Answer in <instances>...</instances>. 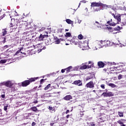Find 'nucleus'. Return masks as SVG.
Returning a JSON list of instances; mask_svg holds the SVG:
<instances>
[{"label": "nucleus", "mask_w": 126, "mask_h": 126, "mask_svg": "<svg viewBox=\"0 0 126 126\" xmlns=\"http://www.w3.org/2000/svg\"><path fill=\"white\" fill-rule=\"evenodd\" d=\"M39 78L38 77H34V78H31L29 79L28 80H26L24 81L21 83V86L22 87H27L28 85H30L31 83H32V82H34V81H36L37 79Z\"/></svg>", "instance_id": "nucleus-1"}, {"label": "nucleus", "mask_w": 126, "mask_h": 126, "mask_svg": "<svg viewBox=\"0 0 126 126\" xmlns=\"http://www.w3.org/2000/svg\"><path fill=\"white\" fill-rule=\"evenodd\" d=\"M91 7H102L103 8H106V7H108V6L107 5L103 4V3H101L100 2H93L91 3Z\"/></svg>", "instance_id": "nucleus-2"}, {"label": "nucleus", "mask_w": 126, "mask_h": 126, "mask_svg": "<svg viewBox=\"0 0 126 126\" xmlns=\"http://www.w3.org/2000/svg\"><path fill=\"white\" fill-rule=\"evenodd\" d=\"M49 35L48 34H40L39 36L36 37V40L38 41H44L45 38H48Z\"/></svg>", "instance_id": "nucleus-3"}, {"label": "nucleus", "mask_w": 126, "mask_h": 126, "mask_svg": "<svg viewBox=\"0 0 126 126\" xmlns=\"http://www.w3.org/2000/svg\"><path fill=\"white\" fill-rule=\"evenodd\" d=\"M0 85H5V86H6V87H9L10 88H11L12 85H13V84H12V83H11V82L10 81H7L5 83L0 84Z\"/></svg>", "instance_id": "nucleus-4"}, {"label": "nucleus", "mask_w": 126, "mask_h": 126, "mask_svg": "<svg viewBox=\"0 0 126 126\" xmlns=\"http://www.w3.org/2000/svg\"><path fill=\"white\" fill-rule=\"evenodd\" d=\"M102 95H103V97H113V96H114V94L111 92H108L107 93L103 92Z\"/></svg>", "instance_id": "nucleus-5"}, {"label": "nucleus", "mask_w": 126, "mask_h": 126, "mask_svg": "<svg viewBox=\"0 0 126 126\" xmlns=\"http://www.w3.org/2000/svg\"><path fill=\"white\" fill-rule=\"evenodd\" d=\"M71 44L73 45H77L78 43V39L76 38V36H73L71 40H70Z\"/></svg>", "instance_id": "nucleus-6"}, {"label": "nucleus", "mask_w": 126, "mask_h": 126, "mask_svg": "<svg viewBox=\"0 0 126 126\" xmlns=\"http://www.w3.org/2000/svg\"><path fill=\"white\" fill-rule=\"evenodd\" d=\"M73 84L77 85V86H82V85H83V84H82V81L80 80L74 81L73 82Z\"/></svg>", "instance_id": "nucleus-7"}, {"label": "nucleus", "mask_w": 126, "mask_h": 126, "mask_svg": "<svg viewBox=\"0 0 126 126\" xmlns=\"http://www.w3.org/2000/svg\"><path fill=\"white\" fill-rule=\"evenodd\" d=\"M86 87L87 88H94V83H93V81H90L86 84Z\"/></svg>", "instance_id": "nucleus-8"}, {"label": "nucleus", "mask_w": 126, "mask_h": 126, "mask_svg": "<svg viewBox=\"0 0 126 126\" xmlns=\"http://www.w3.org/2000/svg\"><path fill=\"white\" fill-rule=\"evenodd\" d=\"M37 51L40 53V52H42L43 50H46V47L42 46V44H38L37 45Z\"/></svg>", "instance_id": "nucleus-9"}, {"label": "nucleus", "mask_w": 126, "mask_h": 126, "mask_svg": "<svg viewBox=\"0 0 126 126\" xmlns=\"http://www.w3.org/2000/svg\"><path fill=\"white\" fill-rule=\"evenodd\" d=\"M123 15H126V14L125 13V14H121V15H117L114 18L115 19H117V21H118V23L117 24H119V22H120L121 23V21L122 20V19H121V16H123Z\"/></svg>", "instance_id": "nucleus-10"}, {"label": "nucleus", "mask_w": 126, "mask_h": 126, "mask_svg": "<svg viewBox=\"0 0 126 126\" xmlns=\"http://www.w3.org/2000/svg\"><path fill=\"white\" fill-rule=\"evenodd\" d=\"M92 64L90 65H83L80 67V69H86V68H91Z\"/></svg>", "instance_id": "nucleus-11"}, {"label": "nucleus", "mask_w": 126, "mask_h": 126, "mask_svg": "<svg viewBox=\"0 0 126 126\" xmlns=\"http://www.w3.org/2000/svg\"><path fill=\"white\" fill-rule=\"evenodd\" d=\"M107 24H109V26H116L117 25V24L113 22V20L112 19L107 22Z\"/></svg>", "instance_id": "nucleus-12"}, {"label": "nucleus", "mask_w": 126, "mask_h": 126, "mask_svg": "<svg viewBox=\"0 0 126 126\" xmlns=\"http://www.w3.org/2000/svg\"><path fill=\"white\" fill-rule=\"evenodd\" d=\"M72 99V96L71 95H67L65 97H63V99L65 100V101H69V100H71Z\"/></svg>", "instance_id": "nucleus-13"}, {"label": "nucleus", "mask_w": 126, "mask_h": 126, "mask_svg": "<svg viewBox=\"0 0 126 126\" xmlns=\"http://www.w3.org/2000/svg\"><path fill=\"white\" fill-rule=\"evenodd\" d=\"M97 65H98V67L101 68L105 66V63H103L102 61H99L97 63Z\"/></svg>", "instance_id": "nucleus-14"}, {"label": "nucleus", "mask_w": 126, "mask_h": 126, "mask_svg": "<svg viewBox=\"0 0 126 126\" xmlns=\"http://www.w3.org/2000/svg\"><path fill=\"white\" fill-rule=\"evenodd\" d=\"M36 28H37V26H34L33 27H29L27 29H28V30H30L31 32H34V31L36 30Z\"/></svg>", "instance_id": "nucleus-15"}, {"label": "nucleus", "mask_w": 126, "mask_h": 126, "mask_svg": "<svg viewBox=\"0 0 126 126\" xmlns=\"http://www.w3.org/2000/svg\"><path fill=\"white\" fill-rule=\"evenodd\" d=\"M6 30H7V29H2V36H5L7 34V31Z\"/></svg>", "instance_id": "nucleus-16"}, {"label": "nucleus", "mask_w": 126, "mask_h": 126, "mask_svg": "<svg viewBox=\"0 0 126 126\" xmlns=\"http://www.w3.org/2000/svg\"><path fill=\"white\" fill-rule=\"evenodd\" d=\"M100 43H101V45H102V46H103L104 47H107L106 40H104V41L101 40Z\"/></svg>", "instance_id": "nucleus-17"}, {"label": "nucleus", "mask_w": 126, "mask_h": 126, "mask_svg": "<svg viewBox=\"0 0 126 126\" xmlns=\"http://www.w3.org/2000/svg\"><path fill=\"white\" fill-rule=\"evenodd\" d=\"M65 70H66L67 72H69L72 70V66H70L67 68H65Z\"/></svg>", "instance_id": "nucleus-18"}, {"label": "nucleus", "mask_w": 126, "mask_h": 126, "mask_svg": "<svg viewBox=\"0 0 126 126\" xmlns=\"http://www.w3.org/2000/svg\"><path fill=\"white\" fill-rule=\"evenodd\" d=\"M31 110L32 111V112H37L38 111V109L37 108V107L33 106L31 108Z\"/></svg>", "instance_id": "nucleus-19"}, {"label": "nucleus", "mask_w": 126, "mask_h": 126, "mask_svg": "<svg viewBox=\"0 0 126 126\" xmlns=\"http://www.w3.org/2000/svg\"><path fill=\"white\" fill-rule=\"evenodd\" d=\"M22 50H23V47H21L18 51H17L16 53V55H18L19 53H21V54H24V53L22 52Z\"/></svg>", "instance_id": "nucleus-20"}, {"label": "nucleus", "mask_w": 126, "mask_h": 126, "mask_svg": "<svg viewBox=\"0 0 126 126\" xmlns=\"http://www.w3.org/2000/svg\"><path fill=\"white\" fill-rule=\"evenodd\" d=\"M45 44L47 46L50 45L51 44V39H46Z\"/></svg>", "instance_id": "nucleus-21"}, {"label": "nucleus", "mask_w": 126, "mask_h": 126, "mask_svg": "<svg viewBox=\"0 0 126 126\" xmlns=\"http://www.w3.org/2000/svg\"><path fill=\"white\" fill-rule=\"evenodd\" d=\"M117 123L121 125V126H126L125 124H124V123L122 122L121 120H118L117 121Z\"/></svg>", "instance_id": "nucleus-22"}, {"label": "nucleus", "mask_w": 126, "mask_h": 126, "mask_svg": "<svg viewBox=\"0 0 126 126\" xmlns=\"http://www.w3.org/2000/svg\"><path fill=\"white\" fill-rule=\"evenodd\" d=\"M114 31H120L121 30V27L118 26L114 28Z\"/></svg>", "instance_id": "nucleus-23"}, {"label": "nucleus", "mask_w": 126, "mask_h": 126, "mask_svg": "<svg viewBox=\"0 0 126 126\" xmlns=\"http://www.w3.org/2000/svg\"><path fill=\"white\" fill-rule=\"evenodd\" d=\"M57 40L55 41V44H59L61 43V41L60 40V38H58V37H56Z\"/></svg>", "instance_id": "nucleus-24"}, {"label": "nucleus", "mask_w": 126, "mask_h": 126, "mask_svg": "<svg viewBox=\"0 0 126 126\" xmlns=\"http://www.w3.org/2000/svg\"><path fill=\"white\" fill-rule=\"evenodd\" d=\"M109 86L112 87V88H115V87H116L117 86L113 83H110L109 84Z\"/></svg>", "instance_id": "nucleus-25"}, {"label": "nucleus", "mask_w": 126, "mask_h": 126, "mask_svg": "<svg viewBox=\"0 0 126 126\" xmlns=\"http://www.w3.org/2000/svg\"><path fill=\"white\" fill-rule=\"evenodd\" d=\"M65 37H71V33L70 32H66Z\"/></svg>", "instance_id": "nucleus-26"}, {"label": "nucleus", "mask_w": 126, "mask_h": 126, "mask_svg": "<svg viewBox=\"0 0 126 126\" xmlns=\"http://www.w3.org/2000/svg\"><path fill=\"white\" fill-rule=\"evenodd\" d=\"M50 87H51L50 84H48L46 87H45L44 90H48Z\"/></svg>", "instance_id": "nucleus-27"}, {"label": "nucleus", "mask_w": 126, "mask_h": 126, "mask_svg": "<svg viewBox=\"0 0 126 126\" xmlns=\"http://www.w3.org/2000/svg\"><path fill=\"white\" fill-rule=\"evenodd\" d=\"M118 115L120 117H124V113L123 112H118Z\"/></svg>", "instance_id": "nucleus-28"}, {"label": "nucleus", "mask_w": 126, "mask_h": 126, "mask_svg": "<svg viewBox=\"0 0 126 126\" xmlns=\"http://www.w3.org/2000/svg\"><path fill=\"white\" fill-rule=\"evenodd\" d=\"M101 10V8H95L94 9V12H98V11H100Z\"/></svg>", "instance_id": "nucleus-29"}, {"label": "nucleus", "mask_w": 126, "mask_h": 126, "mask_svg": "<svg viewBox=\"0 0 126 126\" xmlns=\"http://www.w3.org/2000/svg\"><path fill=\"white\" fill-rule=\"evenodd\" d=\"M2 39H3V41H2V43H3V44H4L5 43H6V37H2Z\"/></svg>", "instance_id": "nucleus-30"}, {"label": "nucleus", "mask_w": 126, "mask_h": 126, "mask_svg": "<svg viewBox=\"0 0 126 126\" xmlns=\"http://www.w3.org/2000/svg\"><path fill=\"white\" fill-rule=\"evenodd\" d=\"M1 14V15H0ZM4 16H5V14H2L0 12V19H2V18H3V17H4Z\"/></svg>", "instance_id": "nucleus-31"}, {"label": "nucleus", "mask_w": 126, "mask_h": 126, "mask_svg": "<svg viewBox=\"0 0 126 126\" xmlns=\"http://www.w3.org/2000/svg\"><path fill=\"white\" fill-rule=\"evenodd\" d=\"M66 22H67L68 23V24H71V20L70 19H66Z\"/></svg>", "instance_id": "nucleus-32"}, {"label": "nucleus", "mask_w": 126, "mask_h": 126, "mask_svg": "<svg viewBox=\"0 0 126 126\" xmlns=\"http://www.w3.org/2000/svg\"><path fill=\"white\" fill-rule=\"evenodd\" d=\"M78 39H79V40H82V39H83V35H82V34H79L78 35Z\"/></svg>", "instance_id": "nucleus-33"}, {"label": "nucleus", "mask_w": 126, "mask_h": 126, "mask_svg": "<svg viewBox=\"0 0 126 126\" xmlns=\"http://www.w3.org/2000/svg\"><path fill=\"white\" fill-rule=\"evenodd\" d=\"M6 63V60H1L0 61V63Z\"/></svg>", "instance_id": "nucleus-34"}, {"label": "nucleus", "mask_w": 126, "mask_h": 126, "mask_svg": "<svg viewBox=\"0 0 126 126\" xmlns=\"http://www.w3.org/2000/svg\"><path fill=\"white\" fill-rule=\"evenodd\" d=\"M106 47H108L111 45V44H110V41L106 40Z\"/></svg>", "instance_id": "nucleus-35"}, {"label": "nucleus", "mask_w": 126, "mask_h": 126, "mask_svg": "<svg viewBox=\"0 0 126 126\" xmlns=\"http://www.w3.org/2000/svg\"><path fill=\"white\" fill-rule=\"evenodd\" d=\"M46 29V28H45V27H42L41 28V29L39 30V32H43V31H44V30H45Z\"/></svg>", "instance_id": "nucleus-36"}, {"label": "nucleus", "mask_w": 126, "mask_h": 126, "mask_svg": "<svg viewBox=\"0 0 126 126\" xmlns=\"http://www.w3.org/2000/svg\"><path fill=\"white\" fill-rule=\"evenodd\" d=\"M7 108H8V104H7L6 106H4V110L5 111H7Z\"/></svg>", "instance_id": "nucleus-37"}, {"label": "nucleus", "mask_w": 126, "mask_h": 126, "mask_svg": "<svg viewBox=\"0 0 126 126\" xmlns=\"http://www.w3.org/2000/svg\"><path fill=\"white\" fill-rule=\"evenodd\" d=\"M109 13H110V14H111L112 15V16H113L114 18H115L116 17V16L115 15V14H114V13H113V12L110 11V12H109Z\"/></svg>", "instance_id": "nucleus-38"}, {"label": "nucleus", "mask_w": 126, "mask_h": 126, "mask_svg": "<svg viewBox=\"0 0 126 126\" xmlns=\"http://www.w3.org/2000/svg\"><path fill=\"white\" fill-rule=\"evenodd\" d=\"M123 78V76L121 74L118 75V79L120 80Z\"/></svg>", "instance_id": "nucleus-39"}, {"label": "nucleus", "mask_w": 126, "mask_h": 126, "mask_svg": "<svg viewBox=\"0 0 126 126\" xmlns=\"http://www.w3.org/2000/svg\"><path fill=\"white\" fill-rule=\"evenodd\" d=\"M45 80H46V79H41L40 81V84H43V83L44 82V81H45Z\"/></svg>", "instance_id": "nucleus-40"}, {"label": "nucleus", "mask_w": 126, "mask_h": 126, "mask_svg": "<svg viewBox=\"0 0 126 126\" xmlns=\"http://www.w3.org/2000/svg\"><path fill=\"white\" fill-rule=\"evenodd\" d=\"M49 109L50 110V111H54L55 109H54V108H53L51 106H49Z\"/></svg>", "instance_id": "nucleus-41"}, {"label": "nucleus", "mask_w": 126, "mask_h": 126, "mask_svg": "<svg viewBox=\"0 0 126 126\" xmlns=\"http://www.w3.org/2000/svg\"><path fill=\"white\" fill-rule=\"evenodd\" d=\"M92 77H87L86 78V81H88V80H90V79H92Z\"/></svg>", "instance_id": "nucleus-42"}, {"label": "nucleus", "mask_w": 126, "mask_h": 126, "mask_svg": "<svg viewBox=\"0 0 126 126\" xmlns=\"http://www.w3.org/2000/svg\"><path fill=\"white\" fill-rule=\"evenodd\" d=\"M100 87H101V88H102V89H105V85H104V84L101 85Z\"/></svg>", "instance_id": "nucleus-43"}, {"label": "nucleus", "mask_w": 126, "mask_h": 126, "mask_svg": "<svg viewBox=\"0 0 126 126\" xmlns=\"http://www.w3.org/2000/svg\"><path fill=\"white\" fill-rule=\"evenodd\" d=\"M90 125L91 126H95V124H94V122L91 123Z\"/></svg>", "instance_id": "nucleus-44"}, {"label": "nucleus", "mask_w": 126, "mask_h": 126, "mask_svg": "<svg viewBox=\"0 0 126 126\" xmlns=\"http://www.w3.org/2000/svg\"><path fill=\"white\" fill-rule=\"evenodd\" d=\"M65 71V69H62V70H61V72H62V73H64Z\"/></svg>", "instance_id": "nucleus-45"}, {"label": "nucleus", "mask_w": 126, "mask_h": 126, "mask_svg": "<svg viewBox=\"0 0 126 126\" xmlns=\"http://www.w3.org/2000/svg\"><path fill=\"white\" fill-rule=\"evenodd\" d=\"M32 126H36V123L35 122H32Z\"/></svg>", "instance_id": "nucleus-46"}, {"label": "nucleus", "mask_w": 126, "mask_h": 126, "mask_svg": "<svg viewBox=\"0 0 126 126\" xmlns=\"http://www.w3.org/2000/svg\"><path fill=\"white\" fill-rule=\"evenodd\" d=\"M1 98H5V94H1Z\"/></svg>", "instance_id": "nucleus-47"}, {"label": "nucleus", "mask_w": 126, "mask_h": 126, "mask_svg": "<svg viewBox=\"0 0 126 126\" xmlns=\"http://www.w3.org/2000/svg\"><path fill=\"white\" fill-rule=\"evenodd\" d=\"M59 40L60 42L64 41V39H63V38H59Z\"/></svg>", "instance_id": "nucleus-48"}, {"label": "nucleus", "mask_w": 126, "mask_h": 126, "mask_svg": "<svg viewBox=\"0 0 126 126\" xmlns=\"http://www.w3.org/2000/svg\"><path fill=\"white\" fill-rule=\"evenodd\" d=\"M8 48V45H6L4 46V49H7Z\"/></svg>", "instance_id": "nucleus-49"}, {"label": "nucleus", "mask_w": 126, "mask_h": 126, "mask_svg": "<svg viewBox=\"0 0 126 126\" xmlns=\"http://www.w3.org/2000/svg\"><path fill=\"white\" fill-rule=\"evenodd\" d=\"M65 113L66 114H68V113H69V110H67Z\"/></svg>", "instance_id": "nucleus-50"}, {"label": "nucleus", "mask_w": 126, "mask_h": 126, "mask_svg": "<svg viewBox=\"0 0 126 126\" xmlns=\"http://www.w3.org/2000/svg\"><path fill=\"white\" fill-rule=\"evenodd\" d=\"M33 103H34V104H37V103H38V100H35V101L33 102Z\"/></svg>", "instance_id": "nucleus-51"}, {"label": "nucleus", "mask_w": 126, "mask_h": 126, "mask_svg": "<svg viewBox=\"0 0 126 126\" xmlns=\"http://www.w3.org/2000/svg\"><path fill=\"white\" fill-rule=\"evenodd\" d=\"M96 23H97V24H100V23H99V22L95 21V23L94 24V25H96Z\"/></svg>", "instance_id": "nucleus-52"}, {"label": "nucleus", "mask_w": 126, "mask_h": 126, "mask_svg": "<svg viewBox=\"0 0 126 126\" xmlns=\"http://www.w3.org/2000/svg\"><path fill=\"white\" fill-rule=\"evenodd\" d=\"M96 23H97V24H100V23H99V22L95 21V23L94 24V25H96Z\"/></svg>", "instance_id": "nucleus-53"}, {"label": "nucleus", "mask_w": 126, "mask_h": 126, "mask_svg": "<svg viewBox=\"0 0 126 126\" xmlns=\"http://www.w3.org/2000/svg\"><path fill=\"white\" fill-rule=\"evenodd\" d=\"M70 115H67L66 116V119H68L69 118V116H70Z\"/></svg>", "instance_id": "nucleus-54"}, {"label": "nucleus", "mask_w": 126, "mask_h": 126, "mask_svg": "<svg viewBox=\"0 0 126 126\" xmlns=\"http://www.w3.org/2000/svg\"><path fill=\"white\" fill-rule=\"evenodd\" d=\"M107 28L109 29V30H112V27H107Z\"/></svg>", "instance_id": "nucleus-55"}, {"label": "nucleus", "mask_w": 126, "mask_h": 126, "mask_svg": "<svg viewBox=\"0 0 126 126\" xmlns=\"http://www.w3.org/2000/svg\"><path fill=\"white\" fill-rule=\"evenodd\" d=\"M83 116H84V114H83V113H81V114H80V117H82Z\"/></svg>", "instance_id": "nucleus-56"}, {"label": "nucleus", "mask_w": 126, "mask_h": 126, "mask_svg": "<svg viewBox=\"0 0 126 126\" xmlns=\"http://www.w3.org/2000/svg\"><path fill=\"white\" fill-rule=\"evenodd\" d=\"M88 63L89 64H91V63H92V62H91V61H89Z\"/></svg>", "instance_id": "nucleus-57"}, {"label": "nucleus", "mask_w": 126, "mask_h": 126, "mask_svg": "<svg viewBox=\"0 0 126 126\" xmlns=\"http://www.w3.org/2000/svg\"><path fill=\"white\" fill-rule=\"evenodd\" d=\"M54 124H55V123H51L50 126H54Z\"/></svg>", "instance_id": "nucleus-58"}, {"label": "nucleus", "mask_w": 126, "mask_h": 126, "mask_svg": "<svg viewBox=\"0 0 126 126\" xmlns=\"http://www.w3.org/2000/svg\"><path fill=\"white\" fill-rule=\"evenodd\" d=\"M82 2H83V3H86V0H83Z\"/></svg>", "instance_id": "nucleus-59"}, {"label": "nucleus", "mask_w": 126, "mask_h": 126, "mask_svg": "<svg viewBox=\"0 0 126 126\" xmlns=\"http://www.w3.org/2000/svg\"><path fill=\"white\" fill-rule=\"evenodd\" d=\"M13 26H14L12 25V23H11V26H10V27H13Z\"/></svg>", "instance_id": "nucleus-60"}, {"label": "nucleus", "mask_w": 126, "mask_h": 126, "mask_svg": "<svg viewBox=\"0 0 126 126\" xmlns=\"http://www.w3.org/2000/svg\"><path fill=\"white\" fill-rule=\"evenodd\" d=\"M103 70H104V71L106 72V71H107V69L104 68V69H103Z\"/></svg>", "instance_id": "nucleus-61"}, {"label": "nucleus", "mask_w": 126, "mask_h": 126, "mask_svg": "<svg viewBox=\"0 0 126 126\" xmlns=\"http://www.w3.org/2000/svg\"><path fill=\"white\" fill-rule=\"evenodd\" d=\"M112 9L113 10L115 11V10L116 9V8L113 7V8H112Z\"/></svg>", "instance_id": "nucleus-62"}, {"label": "nucleus", "mask_w": 126, "mask_h": 126, "mask_svg": "<svg viewBox=\"0 0 126 126\" xmlns=\"http://www.w3.org/2000/svg\"><path fill=\"white\" fill-rule=\"evenodd\" d=\"M77 69H78L77 67H76L75 68V70H77Z\"/></svg>", "instance_id": "nucleus-63"}, {"label": "nucleus", "mask_w": 126, "mask_h": 126, "mask_svg": "<svg viewBox=\"0 0 126 126\" xmlns=\"http://www.w3.org/2000/svg\"><path fill=\"white\" fill-rule=\"evenodd\" d=\"M93 92H94V93H96V91L94 90V91H93Z\"/></svg>", "instance_id": "nucleus-64"}]
</instances>
